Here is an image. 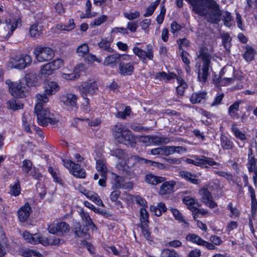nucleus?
<instances>
[{"mask_svg": "<svg viewBox=\"0 0 257 257\" xmlns=\"http://www.w3.org/2000/svg\"><path fill=\"white\" fill-rule=\"evenodd\" d=\"M177 79L179 85L176 88V91L179 95L182 96L184 94L185 89L187 87V85L181 77H177Z\"/></svg>", "mask_w": 257, "mask_h": 257, "instance_id": "c756f323", "label": "nucleus"}, {"mask_svg": "<svg viewBox=\"0 0 257 257\" xmlns=\"http://www.w3.org/2000/svg\"><path fill=\"white\" fill-rule=\"evenodd\" d=\"M32 162L28 160H25L23 162V169L24 171L28 173L32 169Z\"/></svg>", "mask_w": 257, "mask_h": 257, "instance_id": "5fc2aeb1", "label": "nucleus"}, {"mask_svg": "<svg viewBox=\"0 0 257 257\" xmlns=\"http://www.w3.org/2000/svg\"><path fill=\"white\" fill-rule=\"evenodd\" d=\"M96 169L101 172V175L106 174L107 169L105 163L102 160H98L96 162Z\"/></svg>", "mask_w": 257, "mask_h": 257, "instance_id": "72a5a7b5", "label": "nucleus"}, {"mask_svg": "<svg viewBox=\"0 0 257 257\" xmlns=\"http://www.w3.org/2000/svg\"><path fill=\"white\" fill-rule=\"evenodd\" d=\"M32 212V209L28 203H26L17 211V215L21 222L27 220Z\"/></svg>", "mask_w": 257, "mask_h": 257, "instance_id": "9b49d317", "label": "nucleus"}, {"mask_svg": "<svg viewBox=\"0 0 257 257\" xmlns=\"http://www.w3.org/2000/svg\"><path fill=\"white\" fill-rule=\"evenodd\" d=\"M6 83L9 86L10 92L12 96L15 97L16 95V87H15L14 83L10 80H7ZM7 104L9 108L12 109L14 111L16 110V100L15 98L8 101Z\"/></svg>", "mask_w": 257, "mask_h": 257, "instance_id": "f8f14e48", "label": "nucleus"}, {"mask_svg": "<svg viewBox=\"0 0 257 257\" xmlns=\"http://www.w3.org/2000/svg\"><path fill=\"white\" fill-rule=\"evenodd\" d=\"M224 24L226 26H230V21L232 20V17L230 14L228 12H225L223 14Z\"/></svg>", "mask_w": 257, "mask_h": 257, "instance_id": "bf43d9fd", "label": "nucleus"}, {"mask_svg": "<svg viewBox=\"0 0 257 257\" xmlns=\"http://www.w3.org/2000/svg\"><path fill=\"white\" fill-rule=\"evenodd\" d=\"M148 160L138 156H131L127 157L123 162H119L117 165V168L129 178H133L136 176V174L131 169V167L137 163L146 164L147 165L146 161Z\"/></svg>", "mask_w": 257, "mask_h": 257, "instance_id": "7ed1b4c3", "label": "nucleus"}, {"mask_svg": "<svg viewBox=\"0 0 257 257\" xmlns=\"http://www.w3.org/2000/svg\"><path fill=\"white\" fill-rule=\"evenodd\" d=\"M254 54V50L252 47L247 46L244 54V58L247 61H250L253 60Z\"/></svg>", "mask_w": 257, "mask_h": 257, "instance_id": "473e14b6", "label": "nucleus"}, {"mask_svg": "<svg viewBox=\"0 0 257 257\" xmlns=\"http://www.w3.org/2000/svg\"><path fill=\"white\" fill-rule=\"evenodd\" d=\"M124 179L122 177L115 175L113 178V187L119 189L123 186Z\"/></svg>", "mask_w": 257, "mask_h": 257, "instance_id": "4c0bfd02", "label": "nucleus"}, {"mask_svg": "<svg viewBox=\"0 0 257 257\" xmlns=\"http://www.w3.org/2000/svg\"><path fill=\"white\" fill-rule=\"evenodd\" d=\"M140 215L141 225H143V224H148L149 223V214L146 209L142 208L140 209Z\"/></svg>", "mask_w": 257, "mask_h": 257, "instance_id": "c03bdc74", "label": "nucleus"}, {"mask_svg": "<svg viewBox=\"0 0 257 257\" xmlns=\"http://www.w3.org/2000/svg\"><path fill=\"white\" fill-rule=\"evenodd\" d=\"M127 128L121 123L116 124L113 128V134L115 138H119L120 134L122 133L124 131L126 130Z\"/></svg>", "mask_w": 257, "mask_h": 257, "instance_id": "2f4dec72", "label": "nucleus"}, {"mask_svg": "<svg viewBox=\"0 0 257 257\" xmlns=\"http://www.w3.org/2000/svg\"><path fill=\"white\" fill-rule=\"evenodd\" d=\"M31 61L32 59L30 56L26 54L20 55L17 59V68L24 69L31 63Z\"/></svg>", "mask_w": 257, "mask_h": 257, "instance_id": "a211bd4d", "label": "nucleus"}, {"mask_svg": "<svg viewBox=\"0 0 257 257\" xmlns=\"http://www.w3.org/2000/svg\"><path fill=\"white\" fill-rule=\"evenodd\" d=\"M73 229L75 234L79 237L87 239L89 235L87 232V229L82 228V226L79 222H74L73 225Z\"/></svg>", "mask_w": 257, "mask_h": 257, "instance_id": "f3484780", "label": "nucleus"}, {"mask_svg": "<svg viewBox=\"0 0 257 257\" xmlns=\"http://www.w3.org/2000/svg\"><path fill=\"white\" fill-rule=\"evenodd\" d=\"M89 47L86 44L79 46L77 49V53L80 56L84 57L88 53Z\"/></svg>", "mask_w": 257, "mask_h": 257, "instance_id": "a19ab883", "label": "nucleus"}, {"mask_svg": "<svg viewBox=\"0 0 257 257\" xmlns=\"http://www.w3.org/2000/svg\"><path fill=\"white\" fill-rule=\"evenodd\" d=\"M36 76L34 73H29L25 76L26 84L29 86L34 85L36 83Z\"/></svg>", "mask_w": 257, "mask_h": 257, "instance_id": "37998d69", "label": "nucleus"}, {"mask_svg": "<svg viewBox=\"0 0 257 257\" xmlns=\"http://www.w3.org/2000/svg\"><path fill=\"white\" fill-rule=\"evenodd\" d=\"M150 210L152 212H154L156 216H160L161 215L162 212L166 211L167 208L164 203H159L157 206H151Z\"/></svg>", "mask_w": 257, "mask_h": 257, "instance_id": "bb28decb", "label": "nucleus"}, {"mask_svg": "<svg viewBox=\"0 0 257 257\" xmlns=\"http://www.w3.org/2000/svg\"><path fill=\"white\" fill-rule=\"evenodd\" d=\"M119 54H113L106 57L105 59L104 63L106 65L114 64L116 62H119Z\"/></svg>", "mask_w": 257, "mask_h": 257, "instance_id": "c85d7f7f", "label": "nucleus"}, {"mask_svg": "<svg viewBox=\"0 0 257 257\" xmlns=\"http://www.w3.org/2000/svg\"><path fill=\"white\" fill-rule=\"evenodd\" d=\"M183 202L188 206L189 209L193 207V205L195 203V199L189 196L185 197L183 199Z\"/></svg>", "mask_w": 257, "mask_h": 257, "instance_id": "6e6d98bb", "label": "nucleus"}, {"mask_svg": "<svg viewBox=\"0 0 257 257\" xmlns=\"http://www.w3.org/2000/svg\"><path fill=\"white\" fill-rule=\"evenodd\" d=\"M206 94V93L204 92L193 93L191 97L190 101L192 103H199L205 98Z\"/></svg>", "mask_w": 257, "mask_h": 257, "instance_id": "7c9ffc66", "label": "nucleus"}, {"mask_svg": "<svg viewBox=\"0 0 257 257\" xmlns=\"http://www.w3.org/2000/svg\"><path fill=\"white\" fill-rule=\"evenodd\" d=\"M123 15L127 19L130 20H133L139 17L140 13L139 12H135L134 13H125Z\"/></svg>", "mask_w": 257, "mask_h": 257, "instance_id": "e2e57ef3", "label": "nucleus"}, {"mask_svg": "<svg viewBox=\"0 0 257 257\" xmlns=\"http://www.w3.org/2000/svg\"><path fill=\"white\" fill-rule=\"evenodd\" d=\"M88 198L94 202L96 205L102 207L104 206V204L101 199L97 193L92 191Z\"/></svg>", "mask_w": 257, "mask_h": 257, "instance_id": "58836bf2", "label": "nucleus"}, {"mask_svg": "<svg viewBox=\"0 0 257 257\" xmlns=\"http://www.w3.org/2000/svg\"><path fill=\"white\" fill-rule=\"evenodd\" d=\"M119 138H116L118 142L125 145L131 144L135 143V138L132 135L130 131L127 128L122 133H121Z\"/></svg>", "mask_w": 257, "mask_h": 257, "instance_id": "2eb2a0df", "label": "nucleus"}, {"mask_svg": "<svg viewBox=\"0 0 257 257\" xmlns=\"http://www.w3.org/2000/svg\"><path fill=\"white\" fill-rule=\"evenodd\" d=\"M220 145L225 150H231L234 147L233 143L225 136L220 137Z\"/></svg>", "mask_w": 257, "mask_h": 257, "instance_id": "393cba45", "label": "nucleus"}, {"mask_svg": "<svg viewBox=\"0 0 257 257\" xmlns=\"http://www.w3.org/2000/svg\"><path fill=\"white\" fill-rule=\"evenodd\" d=\"M179 175L186 180L189 181L190 183L194 184H199L201 181L196 178L195 174H192L189 172L186 171H181L179 172Z\"/></svg>", "mask_w": 257, "mask_h": 257, "instance_id": "6ab92c4d", "label": "nucleus"}, {"mask_svg": "<svg viewBox=\"0 0 257 257\" xmlns=\"http://www.w3.org/2000/svg\"><path fill=\"white\" fill-rule=\"evenodd\" d=\"M147 47V51H144L138 47H135L133 49L134 53L139 58L141 59L144 63L146 62V58H148L149 60H152L154 57L152 46L148 45Z\"/></svg>", "mask_w": 257, "mask_h": 257, "instance_id": "6e6552de", "label": "nucleus"}, {"mask_svg": "<svg viewBox=\"0 0 257 257\" xmlns=\"http://www.w3.org/2000/svg\"><path fill=\"white\" fill-rule=\"evenodd\" d=\"M232 131L235 137L240 140H244L246 139L245 136L236 127V125L233 124L231 127Z\"/></svg>", "mask_w": 257, "mask_h": 257, "instance_id": "49530a36", "label": "nucleus"}, {"mask_svg": "<svg viewBox=\"0 0 257 257\" xmlns=\"http://www.w3.org/2000/svg\"><path fill=\"white\" fill-rule=\"evenodd\" d=\"M146 182L150 184L157 185L166 180V178L162 177L157 176L153 174L147 175L145 177Z\"/></svg>", "mask_w": 257, "mask_h": 257, "instance_id": "4be33fe9", "label": "nucleus"}, {"mask_svg": "<svg viewBox=\"0 0 257 257\" xmlns=\"http://www.w3.org/2000/svg\"><path fill=\"white\" fill-rule=\"evenodd\" d=\"M80 93L83 98L86 100V110H88L89 100L87 96L93 95L96 93L98 89L97 83L94 80H89L83 82L79 87Z\"/></svg>", "mask_w": 257, "mask_h": 257, "instance_id": "20e7f679", "label": "nucleus"}, {"mask_svg": "<svg viewBox=\"0 0 257 257\" xmlns=\"http://www.w3.org/2000/svg\"><path fill=\"white\" fill-rule=\"evenodd\" d=\"M134 70V66L133 63L128 62L125 63L124 62H120L119 65V73L122 75H130Z\"/></svg>", "mask_w": 257, "mask_h": 257, "instance_id": "dca6fc26", "label": "nucleus"}, {"mask_svg": "<svg viewBox=\"0 0 257 257\" xmlns=\"http://www.w3.org/2000/svg\"><path fill=\"white\" fill-rule=\"evenodd\" d=\"M33 53L40 62L50 61L54 57L53 50L48 47L38 46L34 49Z\"/></svg>", "mask_w": 257, "mask_h": 257, "instance_id": "39448f33", "label": "nucleus"}, {"mask_svg": "<svg viewBox=\"0 0 257 257\" xmlns=\"http://www.w3.org/2000/svg\"><path fill=\"white\" fill-rule=\"evenodd\" d=\"M160 186L159 194L162 195L170 194L173 192L176 182L174 181H166L162 182Z\"/></svg>", "mask_w": 257, "mask_h": 257, "instance_id": "4468645a", "label": "nucleus"}, {"mask_svg": "<svg viewBox=\"0 0 257 257\" xmlns=\"http://www.w3.org/2000/svg\"><path fill=\"white\" fill-rule=\"evenodd\" d=\"M29 242L31 244L41 243L44 245H48V238L41 236L40 234L35 233L32 235Z\"/></svg>", "mask_w": 257, "mask_h": 257, "instance_id": "aec40b11", "label": "nucleus"}, {"mask_svg": "<svg viewBox=\"0 0 257 257\" xmlns=\"http://www.w3.org/2000/svg\"><path fill=\"white\" fill-rule=\"evenodd\" d=\"M140 226L142 228L143 234L146 239L149 241H152V237L150 235V232L147 229L148 224H143V225H141Z\"/></svg>", "mask_w": 257, "mask_h": 257, "instance_id": "8fccbe9b", "label": "nucleus"}, {"mask_svg": "<svg viewBox=\"0 0 257 257\" xmlns=\"http://www.w3.org/2000/svg\"><path fill=\"white\" fill-rule=\"evenodd\" d=\"M146 162H147V165L149 166H154L160 169H163L165 168L164 165L161 163H158L149 160L146 161Z\"/></svg>", "mask_w": 257, "mask_h": 257, "instance_id": "0e129e2a", "label": "nucleus"}, {"mask_svg": "<svg viewBox=\"0 0 257 257\" xmlns=\"http://www.w3.org/2000/svg\"><path fill=\"white\" fill-rule=\"evenodd\" d=\"M37 103L35 105L34 112L37 116V122L39 124L45 126L48 123L55 124L57 120L52 117V114L48 109L43 108L44 103H47L49 98L46 95L38 94L36 95Z\"/></svg>", "mask_w": 257, "mask_h": 257, "instance_id": "f257e3e1", "label": "nucleus"}, {"mask_svg": "<svg viewBox=\"0 0 257 257\" xmlns=\"http://www.w3.org/2000/svg\"><path fill=\"white\" fill-rule=\"evenodd\" d=\"M78 97L72 93H66L60 97L61 101L70 110L77 107Z\"/></svg>", "mask_w": 257, "mask_h": 257, "instance_id": "9d476101", "label": "nucleus"}, {"mask_svg": "<svg viewBox=\"0 0 257 257\" xmlns=\"http://www.w3.org/2000/svg\"><path fill=\"white\" fill-rule=\"evenodd\" d=\"M111 156L116 157L118 159L123 160L124 161L127 158V155L122 149L116 148L110 151Z\"/></svg>", "mask_w": 257, "mask_h": 257, "instance_id": "cd10ccee", "label": "nucleus"}, {"mask_svg": "<svg viewBox=\"0 0 257 257\" xmlns=\"http://www.w3.org/2000/svg\"><path fill=\"white\" fill-rule=\"evenodd\" d=\"M203 163H204V167L203 168H207L208 166L207 164L209 166H212L213 168H222V165L213 160V159L211 158H209L205 156H203Z\"/></svg>", "mask_w": 257, "mask_h": 257, "instance_id": "a878e982", "label": "nucleus"}, {"mask_svg": "<svg viewBox=\"0 0 257 257\" xmlns=\"http://www.w3.org/2000/svg\"><path fill=\"white\" fill-rule=\"evenodd\" d=\"M187 150L182 146H171V154L177 153L179 154L185 153Z\"/></svg>", "mask_w": 257, "mask_h": 257, "instance_id": "603ef678", "label": "nucleus"}, {"mask_svg": "<svg viewBox=\"0 0 257 257\" xmlns=\"http://www.w3.org/2000/svg\"><path fill=\"white\" fill-rule=\"evenodd\" d=\"M198 76V80L202 83L206 82L209 76V68L212 56L205 48L199 50Z\"/></svg>", "mask_w": 257, "mask_h": 257, "instance_id": "f03ea898", "label": "nucleus"}, {"mask_svg": "<svg viewBox=\"0 0 257 257\" xmlns=\"http://www.w3.org/2000/svg\"><path fill=\"white\" fill-rule=\"evenodd\" d=\"M59 87L58 83L54 81H47L44 83V94L42 95H52L54 94L58 90Z\"/></svg>", "mask_w": 257, "mask_h": 257, "instance_id": "ddd939ff", "label": "nucleus"}, {"mask_svg": "<svg viewBox=\"0 0 257 257\" xmlns=\"http://www.w3.org/2000/svg\"><path fill=\"white\" fill-rule=\"evenodd\" d=\"M98 45L101 49L109 52H112L113 51V49L110 47V42L106 40H101Z\"/></svg>", "mask_w": 257, "mask_h": 257, "instance_id": "f704fd0d", "label": "nucleus"}, {"mask_svg": "<svg viewBox=\"0 0 257 257\" xmlns=\"http://www.w3.org/2000/svg\"><path fill=\"white\" fill-rule=\"evenodd\" d=\"M80 215L86 226H89L93 231L97 229L95 225L93 223L92 219L88 213L85 212L83 209H81Z\"/></svg>", "mask_w": 257, "mask_h": 257, "instance_id": "412c9836", "label": "nucleus"}, {"mask_svg": "<svg viewBox=\"0 0 257 257\" xmlns=\"http://www.w3.org/2000/svg\"><path fill=\"white\" fill-rule=\"evenodd\" d=\"M84 58L85 61L88 63H91L94 61H97L98 62H100V61H99L98 59L97 58H96V57L95 55H93L92 54H89V53H88L87 55H86Z\"/></svg>", "mask_w": 257, "mask_h": 257, "instance_id": "69168bd1", "label": "nucleus"}, {"mask_svg": "<svg viewBox=\"0 0 257 257\" xmlns=\"http://www.w3.org/2000/svg\"><path fill=\"white\" fill-rule=\"evenodd\" d=\"M182 26L174 21L171 25V32L175 34L176 32L180 31Z\"/></svg>", "mask_w": 257, "mask_h": 257, "instance_id": "338daca9", "label": "nucleus"}, {"mask_svg": "<svg viewBox=\"0 0 257 257\" xmlns=\"http://www.w3.org/2000/svg\"><path fill=\"white\" fill-rule=\"evenodd\" d=\"M53 70L48 63L42 65L40 68L39 76L41 78H45L47 76L52 74Z\"/></svg>", "mask_w": 257, "mask_h": 257, "instance_id": "5701e85b", "label": "nucleus"}, {"mask_svg": "<svg viewBox=\"0 0 257 257\" xmlns=\"http://www.w3.org/2000/svg\"><path fill=\"white\" fill-rule=\"evenodd\" d=\"M239 102L236 101L229 107L228 112L231 116H234L236 115V112L239 109Z\"/></svg>", "mask_w": 257, "mask_h": 257, "instance_id": "09e8293b", "label": "nucleus"}, {"mask_svg": "<svg viewBox=\"0 0 257 257\" xmlns=\"http://www.w3.org/2000/svg\"><path fill=\"white\" fill-rule=\"evenodd\" d=\"M64 166L74 176L77 178H85L86 173L85 171L81 168L78 164H76L69 160H62Z\"/></svg>", "mask_w": 257, "mask_h": 257, "instance_id": "423d86ee", "label": "nucleus"}, {"mask_svg": "<svg viewBox=\"0 0 257 257\" xmlns=\"http://www.w3.org/2000/svg\"><path fill=\"white\" fill-rule=\"evenodd\" d=\"M152 141L155 143H168L170 139L166 137H152Z\"/></svg>", "mask_w": 257, "mask_h": 257, "instance_id": "4d7b16f0", "label": "nucleus"}, {"mask_svg": "<svg viewBox=\"0 0 257 257\" xmlns=\"http://www.w3.org/2000/svg\"><path fill=\"white\" fill-rule=\"evenodd\" d=\"M161 155L169 156L171 154V146H164L160 147Z\"/></svg>", "mask_w": 257, "mask_h": 257, "instance_id": "13d9d810", "label": "nucleus"}, {"mask_svg": "<svg viewBox=\"0 0 257 257\" xmlns=\"http://www.w3.org/2000/svg\"><path fill=\"white\" fill-rule=\"evenodd\" d=\"M80 76V74L79 73H77L74 72V73L71 74H66L64 73L62 74V77L66 80H75L78 79Z\"/></svg>", "mask_w": 257, "mask_h": 257, "instance_id": "864d4df0", "label": "nucleus"}, {"mask_svg": "<svg viewBox=\"0 0 257 257\" xmlns=\"http://www.w3.org/2000/svg\"><path fill=\"white\" fill-rule=\"evenodd\" d=\"M186 239L200 245H202V241L204 240L200 236L195 234H188L186 236Z\"/></svg>", "mask_w": 257, "mask_h": 257, "instance_id": "e433bc0d", "label": "nucleus"}, {"mask_svg": "<svg viewBox=\"0 0 257 257\" xmlns=\"http://www.w3.org/2000/svg\"><path fill=\"white\" fill-rule=\"evenodd\" d=\"M160 3V0H157L156 2L152 3L151 5L147 9V11L145 14H144V17H149L151 16L156 8Z\"/></svg>", "mask_w": 257, "mask_h": 257, "instance_id": "ea45409f", "label": "nucleus"}, {"mask_svg": "<svg viewBox=\"0 0 257 257\" xmlns=\"http://www.w3.org/2000/svg\"><path fill=\"white\" fill-rule=\"evenodd\" d=\"M107 20V17L106 15H102L100 17L94 19L91 23L92 26H99L101 24L106 22Z\"/></svg>", "mask_w": 257, "mask_h": 257, "instance_id": "3c124183", "label": "nucleus"}, {"mask_svg": "<svg viewBox=\"0 0 257 257\" xmlns=\"http://www.w3.org/2000/svg\"><path fill=\"white\" fill-rule=\"evenodd\" d=\"M177 43L180 49H182L183 47H186L189 45V42L186 38L180 39L177 40Z\"/></svg>", "mask_w": 257, "mask_h": 257, "instance_id": "774afa93", "label": "nucleus"}, {"mask_svg": "<svg viewBox=\"0 0 257 257\" xmlns=\"http://www.w3.org/2000/svg\"><path fill=\"white\" fill-rule=\"evenodd\" d=\"M203 156H202L200 158L198 157L196 159V160L187 159L186 160V162L188 164H192L195 166H199V167L203 168L204 167V163H203Z\"/></svg>", "mask_w": 257, "mask_h": 257, "instance_id": "a18cd8bd", "label": "nucleus"}, {"mask_svg": "<svg viewBox=\"0 0 257 257\" xmlns=\"http://www.w3.org/2000/svg\"><path fill=\"white\" fill-rule=\"evenodd\" d=\"M161 257H180L178 253L173 249L168 248L162 250Z\"/></svg>", "mask_w": 257, "mask_h": 257, "instance_id": "c9c22d12", "label": "nucleus"}, {"mask_svg": "<svg viewBox=\"0 0 257 257\" xmlns=\"http://www.w3.org/2000/svg\"><path fill=\"white\" fill-rule=\"evenodd\" d=\"M48 245H59L64 242V240L55 237L53 239L48 238Z\"/></svg>", "mask_w": 257, "mask_h": 257, "instance_id": "052dcab7", "label": "nucleus"}, {"mask_svg": "<svg viewBox=\"0 0 257 257\" xmlns=\"http://www.w3.org/2000/svg\"><path fill=\"white\" fill-rule=\"evenodd\" d=\"M202 202L210 208H214L217 206V204L213 200L211 193L207 189L203 188L199 191Z\"/></svg>", "mask_w": 257, "mask_h": 257, "instance_id": "1a4fd4ad", "label": "nucleus"}, {"mask_svg": "<svg viewBox=\"0 0 257 257\" xmlns=\"http://www.w3.org/2000/svg\"><path fill=\"white\" fill-rule=\"evenodd\" d=\"M48 230L51 234L63 235L69 231V226L65 222H53L48 226Z\"/></svg>", "mask_w": 257, "mask_h": 257, "instance_id": "0eeeda50", "label": "nucleus"}, {"mask_svg": "<svg viewBox=\"0 0 257 257\" xmlns=\"http://www.w3.org/2000/svg\"><path fill=\"white\" fill-rule=\"evenodd\" d=\"M222 44L226 49L229 48L230 37L228 34H224L222 36Z\"/></svg>", "mask_w": 257, "mask_h": 257, "instance_id": "680f3d73", "label": "nucleus"}, {"mask_svg": "<svg viewBox=\"0 0 257 257\" xmlns=\"http://www.w3.org/2000/svg\"><path fill=\"white\" fill-rule=\"evenodd\" d=\"M54 72L59 69L63 65V61L61 59H56L54 61L48 63Z\"/></svg>", "mask_w": 257, "mask_h": 257, "instance_id": "79ce46f5", "label": "nucleus"}, {"mask_svg": "<svg viewBox=\"0 0 257 257\" xmlns=\"http://www.w3.org/2000/svg\"><path fill=\"white\" fill-rule=\"evenodd\" d=\"M42 31V26L38 24H35L30 28V34L33 38H38L41 36Z\"/></svg>", "mask_w": 257, "mask_h": 257, "instance_id": "b1692460", "label": "nucleus"}, {"mask_svg": "<svg viewBox=\"0 0 257 257\" xmlns=\"http://www.w3.org/2000/svg\"><path fill=\"white\" fill-rule=\"evenodd\" d=\"M169 210H170L171 213H172L173 216H174L176 220H178L180 222H183L184 223H186L182 214L179 212L178 210L173 208H170Z\"/></svg>", "mask_w": 257, "mask_h": 257, "instance_id": "de8ad7c7", "label": "nucleus"}]
</instances>
